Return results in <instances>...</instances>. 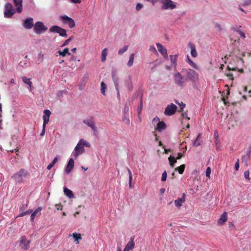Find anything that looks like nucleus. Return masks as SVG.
Masks as SVG:
<instances>
[{
    "instance_id": "obj_45",
    "label": "nucleus",
    "mask_w": 251,
    "mask_h": 251,
    "mask_svg": "<svg viewBox=\"0 0 251 251\" xmlns=\"http://www.w3.org/2000/svg\"><path fill=\"white\" fill-rule=\"evenodd\" d=\"M175 101L179 105L180 108V111H182L183 108L185 107V104L182 102H181V103H178L177 100H175Z\"/></svg>"
},
{
    "instance_id": "obj_9",
    "label": "nucleus",
    "mask_w": 251,
    "mask_h": 251,
    "mask_svg": "<svg viewBox=\"0 0 251 251\" xmlns=\"http://www.w3.org/2000/svg\"><path fill=\"white\" fill-rule=\"evenodd\" d=\"M50 32H55L59 33V34L62 37H67L66 30L57 25H54L50 28Z\"/></svg>"
},
{
    "instance_id": "obj_55",
    "label": "nucleus",
    "mask_w": 251,
    "mask_h": 251,
    "mask_svg": "<svg viewBox=\"0 0 251 251\" xmlns=\"http://www.w3.org/2000/svg\"><path fill=\"white\" fill-rule=\"evenodd\" d=\"M142 107H143V103H142V100H140V108L138 109V114H140L141 112V111H142Z\"/></svg>"
},
{
    "instance_id": "obj_23",
    "label": "nucleus",
    "mask_w": 251,
    "mask_h": 251,
    "mask_svg": "<svg viewBox=\"0 0 251 251\" xmlns=\"http://www.w3.org/2000/svg\"><path fill=\"white\" fill-rule=\"evenodd\" d=\"M57 53L59 55H61L63 57H65L67 54L70 55L71 53L69 52V49L68 48L64 49L63 51H61L59 50L57 51Z\"/></svg>"
},
{
    "instance_id": "obj_20",
    "label": "nucleus",
    "mask_w": 251,
    "mask_h": 251,
    "mask_svg": "<svg viewBox=\"0 0 251 251\" xmlns=\"http://www.w3.org/2000/svg\"><path fill=\"white\" fill-rule=\"evenodd\" d=\"M185 201V194H183L182 197L181 198H178L177 200L175 201V204L176 207L177 208H180L183 202Z\"/></svg>"
},
{
    "instance_id": "obj_42",
    "label": "nucleus",
    "mask_w": 251,
    "mask_h": 251,
    "mask_svg": "<svg viewBox=\"0 0 251 251\" xmlns=\"http://www.w3.org/2000/svg\"><path fill=\"white\" fill-rule=\"evenodd\" d=\"M74 38V36H72L71 37H70L69 39H68L67 40H66L64 43L62 44V45L61 46L62 47H64V46H66L67 45H68L69 43V42Z\"/></svg>"
},
{
    "instance_id": "obj_40",
    "label": "nucleus",
    "mask_w": 251,
    "mask_h": 251,
    "mask_svg": "<svg viewBox=\"0 0 251 251\" xmlns=\"http://www.w3.org/2000/svg\"><path fill=\"white\" fill-rule=\"evenodd\" d=\"M123 121L127 125L129 124L130 120L128 118V115L125 114L124 117L123 119Z\"/></svg>"
},
{
    "instance_id": "obj_29",
    "label": "nucleus",
    "mask_w": 251,
    "mask_h": 251,
    "mask_svg": "<svg viewBox=\"0 0 251 251\" xmlns=\"http://www.w3.org/2000/svg\"><path fill=\"white\" fill-rule=\"evenodd\" d=\"M134 58V54L132 53L130 54L129 56V60L127 62V66L129 67H131L133 65Z\"/></svg>"
},
{
    "instance_id": "obj_52",
    "label": "nucleus",
    "mask_w": 251,
    "mask_h": 251,
    "mask_svg": "<svg viewBox=\"0 0 251 251\" xmlns=\"http://www.w3.org/2000/svg\"><path fill=\"white\" fill-rule=\"evenodd\" d=\"M143 7V5L142 4L140 3H138L136 6V9L137 11L140 10Z\"/></svg>"
},
{
    "instance_id": "obj_49",
    "label": "nucleus",
    "mask_w": 251,
    "mask_h": 251,
    "mask_svg": "<svg viewBox=\"0 0 251 251\" xmlns=\"http://www.w3.org/2000/svg\"><path fill=\"white\" fill-rule=\"evenodd\" d=\"M210 174H211V169L210 167H208L206 170V176L209 178Z\"/></svg>"
},
{
    "instance_id": "obj_37",
    "label": "nucleus",
    "mask_w": 251,
    "mask_h": 251,
    "mask_svg": "<svg viewBox=\"0 0 251 251\" xmlns=\"http://www.w3.org/2000/svg\"><path fill=\"white\" fill-rule=\"evenodd\" d=\"M128 46H124V47L122 49H120L118 51L119 55L123 54L124 52H125L128 50Z\"/></svg>"
},
{
    "instance_id": "obj_22",
    "label": "nucleus",
    "mask_w": 251,
    "mask_h": 251,
    "mask_svg": "<svg viewBox=\"0 0 251 251\" xmlns=\"http://www.w3.org/2000/svg\"><path fill=\"white\" fill-rule=\"evenodd\" d=\"M178 54L171 55H170V58L172 65L176 67V62L177 59Z\"/></svg>"
},
{
    "instance_id": "obj_28",
    "label": "nucleus",
    "mask_w": 251,
    "mask_h": 251,
    "mask_svg": "<svg viewBox=\"0 0 251 251\" xmlns=\"http://www.w3.org/2000/svg\"><path fill=\"white\" fill-rule=\"evenodd\" d=\"M42 209L41 207L37 208L31 214V220L32 221H33L34 219L35 218V217L36 216V215L40 213Z\"/></svg>"
},
{
    "instance_id": "obj_58",
    "label": "nucleus",
    "mask_w": 251,
    "mask_h": 251,
    "mask_svg": "<svg viewBox=\"0 0 251 251\" xmlns=\"http://www.w3.org/2000/svg\"><path fill=\"white\" fill-rule=\"evenodd\" d=\"M251 154V147H250L248 149V150L247 151V153L245 155H248L249 157H250V155Z\"/></svg>"
},
{
    "instance_id": "obj_17",
    "label": "nucleus",
    "mask_w": 251,
    "mask_h": 251,
    "mask_svg": "<svg viewBox=\"0 0 251 251\" xmlns=\"http://www.w3.org/2000/svg\"><path fill=\"white\" fill-rule=\"evenodd\" d=\"M74 167V161L73 158H70L66 166L65 172L69 174Z\"/></svg>"
},
{
    "instance_id": "obj_61",
    "label": "nucleus",
    "mask_w": 251,
    "mask_h": 251,
    "mask_svg": "<svg viewBox=\"0 0 251 251\" xmlns=\"http://www.w3.org/2000/svg\"><path fill=\"white\" fill-rule=\"evenodd\" d=\"M71 2L74 3H80L81 2V0H70Z\"/></svg>"
},
{
    "instance_id": "obj_46",
    "label": "nucleus",
    "mask_w": 251,
    "mask_h": 251,
    "mask_svg": "<svg viewBox=\"0 0 251 251\" xmlns=\"http://www.w3.org/2000/svg\"><path fill=\"white\" fill-rule=\"evenodd\" d=\"M226 75L228 77V78L231 80H233V75L232 73H231L230 72H228L226 73Z\"/></svg>"
},
{
    "instance_id": "obj_15",
    "label": "nucleus",
    "mask_w": 251,
    "mask_h": 251,
    "mask_svg": "<svg viewBox=\"0 0 251 251\" xmlns=\"http://www.w3.org/2000/svg\"><path fill=\"white\" fill-rule=\"evenodd\" d=\"M50 114L51 112L49 110H45L44 111V115L43 116L44 122L43 126H46V125L49 123Z\"/></svg>"
},
{
    "instance_id": "obj_13",
    "label": "nucleus",
    "mask_w": 251,
    "mask_h": 251,
    "mask_svg": "<svg viewBox=\"0 0 251 251\" xmlns=\"http://www.w3.org/2000/svg\"><path fill=\"white\" fill-rule=\"evenodd\" d=\"M85 151V149L80 144L77 143V145L75 148V151L74 152V155L75 158H77L80 154H82Z\"/></svg>"
},
{
    "instance_id": "obj_27",
    "label": "nucleus",
    "mask_w": 251,
    "mask_h": 251,
    "mask_svg": "<svg viewBox=\"0 0 251 251\" xmlns=\"http://www.w3.org/2000/svg\"><path fill=\"white\" fill-rule=\"evenodd\" d=\"M107 55V49L106 48L104 49L101 52V61L104 62L106 60V57Z\"/></svg>"
},
{
    "instance_id": "obj_62",
    "label": "nucleus",
    "mask_w": 251,
    "mask_h": 251,
    "mask_svg": "<svg viewBox=\"0 0 251 251\" xmlns=\"http://www.w3.org/2000/svg\"><path fill=\"white\" fill-rule=\"evenodd\" d=\"M52 167H53L52 165L50 163V164H49L48 165L47 169L48 170H50Z\"/></svg>"
},
{
    "instance_id": "obj_64",
    "label": "nucleus",
    "mask_w": 251,
    "mask_h": 251,
    "mask_svg": "<svg viewBox=\"0 0 251 251\" xmlns=\"http://www.w3.org/2000/svg\"><path fill=\"white\" fill-rule=\"evenodd\" d=\"M57 160H58V158L57 157H55L54 158V159L52 160V162L54 163V164H55L56 163V162L57 161Z\"/></svg>"
},
{
    "instance_id": "obj_57",
    "label": "nucleus",
    "mask_w": 251,
    "mask_h": 251,
    "mask_svg": "<svg viewBox=\"0 0 251 251\" xmlns=\"http://www.w3.org/2000/svg\"><path fill=\"white\" fill-rule=\"evenodd\" d=\"M182 116L183 118H186L187 120H189L190 119L189 117H188L187 114L186 112L183 113L182 114Z\"/></svg>"
},
{
    "instance_id": "obj_63",
    "label": "nucleus",
    "mask_w": 251,
    "mask_h": 251,
    "mask_svg": "<svg viewBox=\"0 0 251 251\" xmlns=\"http://www.w3.org/2000/svg\"><path fill=\"white\" fill-rule=\"evenodd\" d=\"M116 90H117V95L118 96H120V91H119V86H118L117 87H115Z\"/></svg>"
},
{
    "instance_id": "obj_56",
    "label": "nucleus",
    "mask_w": 251,
    "mask_h": 251,
    "mask_svg": "<svg viewBox=\"0 0 251 251\" xmlns=\"http://www.w3.org/2000/svg\"><path fill=\"white\" fill-rule=\"evenodd\" d=\"M45 128H46V126H43V129H42V132H41L40 133V135L41 136H43L45 135Z\"/></svg>"
},
{
    "instance_id": "obj_26",
    "label": "nucleus",
    "mask_w": 251,
    "mask_h": 251,
    "mask_svg": "<svg viewBox=\"0 0 251 251\" xmlns=\"http://www.w3.org/2000/svg\"><path fill=\"white\" fill-rule=\"evenodd\" d=\"M22 80L25 83L27 84L29 86L30 89L31 90L32 87V83L30 81V79L27 78L25 76H23L22 77Z\"/></svg>"
},
{
    "instance_id": "obj_60",
    "label": "nucleus",
    "mask_w": 251,
    "mask_h": 251,
    "mask_svg": "<svg viewBox=\"0 0 251 251\" xmlns=\"http://www.w3.org/2000/svg\"><path fill=\"white\" fill-rule=\"evenodd\" d=\"M182 156V153L181 152H179V153H178L177 156L176 157V159H178V160L180 159H181Z\"/></svg>"
},
{
    "instance_id": "obj_41",
    "label": "nucleus",
    "mask_w": 251,
    "mask_h": 251,
    "mask_svg": "<svg viewBox=\"0 0 251 251\" xmlns=\"http://www.w3.org/2000/svg\"><path fill=\"white\" fill-rule=\"evenodd\" d=\"M75 239V241H76L79 239H81V234L79 233H74L72 235Z\"/></svg>"
},
{
    "instance_id": "obj_14",
    "label": "nucleus",
    "mask_w": 251,
    "mask_h": 251,
    "mask_svg": "<svg viewBox=\"0 0 251 251\" xmlns=\"http://www.w3.org/2000/svg\"><path fill=\"white\" fill-rule=\"evenodd\" d=\"M156 46L158 51L163 55L164 58L167 59L168 58V54L166 49L159 43L156 44Z\"/></svg>"
},
{
    "instance_id": "obj_33",
    "label": "nucleus",
    "mask_w": 251,
    "mask_h": 251,
    "mask_svg": "<svg viewBox=\"0 0 251 251\" xmlns=\"http://www.w3.org/2000/svg\"><path fill=\"white\" fill-rule=\"evenodd\" d=\"M126 247L129 250L134 248V242L133 241V240L131 239V240L127 244Z\"/></svg>"
},
{
    "instance_id": "obj_21",
    "label": "nucleus",
    "mask_w": 251,
    "mask_h": 251,
    "mask_svg": "<svg viewBox=\"0 0 251 251\" xmlns=\"http://www.w3.org/2000/svg\"><path fill=\"white\" fill-rule=\"evenodd\" d=\"M189 47L191 49V54L192 57H196L198 56V53L196 49L195 45L192 43H189Z\"/></svg>"
},
{
    "instance_id": "obj_11",
    "label": "nucleus",
    "mask_w": 251,
    "mask_h": 251,
    "mask_svg": "<svg viewBox=\"0 0 251 251\" xmlns=\"http://www.w3.org/2000/svg\"><path fill=\"white\" fill-rule=\"evenodd\" d=\"M176 110L177 106L175 104L171 103L166 107L164 114L167 116H171L176 113Z\"/></svg>"
},
{
    "instance_id": "obj_1",
    "label": "nucleus",
    "mask_w": 251,
    "mask_h": 251,
    "mask_svg": "<svg viewBox=\"0 0 251 251\" xmlns=\"http://www.w3.org/2000/svg\"><path fill=\"white\" fill-rule=\"evenodd\" d=\"M59 19L63 24L67 25L70 28H74L75 26L74 20L67 15L60 16Z\"/></svg>"
},
{
    "instance_id": "obj_2",
    "label": "nucleus",
    "mask_w": 251,
    "mask_h": 251,
    "mask_svg": "<svg viewBox=\"0 0 251 251\" xmlns=\"http://www.w3.org/2000/svg\"><path fill=\"white\" fill-rule=\"evenodd\" d=\"M152 123L153 125H155L156 124H157L155 129L159 132H162L167 127L166 124L165 123V122L163 121H160V119L158 117L154 118L153 119Z\"/></svg>"
},
{
    "instance_id": "obj_30",
    "label": "nucleus",
    "mask_w": 251,
    "mask_h": 251,
    "mask_svg": "<svg viewBox=\"0 0 251 251\" xmlns=\"http://www.w3.org/2000/svg\"><path fill=\"white\" fill-rule=\"evenodd\" d=\"M185 164L181 165L179 167H177L175 169L176 171H178L179 174H182L185 169Z\"/></svg>"
},
{
    "instance_id": "obj_34",
    "label": "nucleus",
    "mask_w": 251,
    "mask_h": 251,
    "mask_svg": "<svg viewBox=\"0 0 251 251\" xmlns=\"http://www.w3.org/2000/svg\"><path fill=\"white\" fill-rule=\"evenodd\" d=\"M100 85H101L100 86H101V89H100L101 93L103 95H105V90L107 88L106 85L103 81H102L101 82Z\"/></svg>"
},
{
    "instance_id": "obj_24",
    "label": "nucleus",
    "mask_w": 251,
    "mask_h": 251,
    "mask_svg": "<svg viewBox=\"0 0 251 251\" xmlns=\"http://www.w3.org/2000/svg\"><path fill=\"white\" fill-rule=\"evenodd\" d=\"M64 193L65 195H66L68 198H74V194L73 192L71 190L68 189L67 187H65L64 188Z\"/></svg>"
},
{
    "instance_id": "obj_36",
    "label": "nucleus",
    "mask_w": 251,
    "mask_h": 251,
    "mask_svg": "<svg viewBox=\"0 0 251 251\" xmlns=\"http://www.w3.org/2000/svg\"><path fill=\"white\" fill-rule=\"evenodd\" d=\"M201 134L200 133L199 134L197 138L194 141L193 145L194 146L198 147L201 145V142L199 141V138H201Z\"/></svg>"
},
{
    "instance_id": "obj_12",
    "label": "nucleus",
    "mask_w": 251,
    "mask_h": 251,
    "mask_svg": "<svg viewBox=\"0 0 251 251\" xmlns=\"http://www.w3.org/2000/svg\"><path fill=\"white\" fill-rule=\"evenodd\" d=\"M83 123L90 127L94 132L96 131L97 127L95 126L93 117H91L89 119L84 120Z\"/></svg>"
},
{
    "instance_id": "obj_10",
    "label": "nucleus",
    "mask_w": 251,
    "mask_h": 251,
    "mask_svg": "<svg viewBox=\"0 0 251 251\" xmlns=\"http://www.w3.org/2000/svg\"><path fill=\"white\" fill-rule=\"evenodd\" d=\"M175 83L179 86H183L186 82L185 79L179 73H177L174 75Z\"/></svg>"
},
{
    "instance_id": "obj_48",
    "label": "nucleus",
    "mask_w": 251,
    "mask_h": 251,
    "mask_svg": "<svg viewBox=\"0 0 251 251\" xmlns=\"http://www.w3.org/2000/svg\"><path fill=\"white\" fill-rule=\"evenodd\" d=\"M128 174H129V180L131 182L132 180V175L131 171L129 168L127 169Z\"/></svg>"
},
{
    "instance_id": "obj_19",
    "label": "nucleus",
    "mask_w": 251,
    "mask_h": 251,
    "mask_svg": "<svg viewBox=\"0 0 251 251\" xmlns=\"http://www.w3.org/2000/svg\"><path fill=\"white\" fill-rule=\"evenodd\" d=\"M15 6L16 7L17 11L18 13H21L22 11L23 5L22 0H13Z\"/></svg>"
},
{
    "instance_id": "obj_4",
    "label": "nucleus",
    "mask_w": 251,
    "mask_h": 251,
    "mask_svg": "<svg viewBox=\"0 0 251 251\" xmlns=\"http://www.w3.org/2000/svg\"><path fill=\"white\" fill-rule=\"evenodd\" d=\"M14 9L13 8V5L10 3H7L5 5L4 15L6 18H10L15 14Z\"/></svg>"
},
{
    "instance_id": "obj_51",
    "label": "nucleus",
    "mask_w": 251,
    "mask_h": 251,
    "mask_svg": "<svg viewBox=\"0 0 251 251\" xmlns=\"http://www.w3.org/2000/svg\"><path fill=\"white\" fill-rule=\"evenodd\" d=\"M250 4H251V0H245L243 2L244 6H248Z\"/></svg>"
},
{
    "instance_id": "obj_43",
    "label": "nucleus",
    "mask_w": 251,
    "mask_h": 251,
    "mask_svg": "<svg viewBox=\"0 0 251 251\" xmlns=\"http://www.w3.org/2000/svg\"><path fill=\"white\" fill-rule=\"evenodd\" d=\"M238 27V26H236V27H234L233 29L234 30L237 31L240 34L241 36H242L243 38H245L246 37L245 33L243 32H242V31L237 29V28Z\"/></svg>"
},
{
    "instance_id": "obj_25",
    "label": "nucleus",
    "mask_w": 251,
    "mask_h": 251,
    "mask_svg": "<svg viewBox=\"0 0 251 251\" xmlns=\"http://www.w3.org/2000/svg\"><path fill=\"white\" fill-rule=\"evenodd\" d=\"M112 79L114 81L115 87L119 86V78L117 76L115 73L113 72L112 75Z\"/></svg>"
},
{
    "instance_id": "obj_5",
    "label": "nucleus",
    "mask_w": 251,
    "mask_h": 251,
    "mask_svg": "<svg viewBox=\"0 0 251 251\" xmlns=\"http://www.w3.org/2000/svg\"><path fill=\"white\" fill-rule=\"evenodd\" d=\"M26 175L27 174L25 171L22 169L18 172L15 174L13 177L17 182L21 183L23 182L24 178L26 176Z\"/></svg>"
},
{
    "instance_id": "obj_3",
    "label": "nucleus",
    "mask_w": 251,
    "mask_h": 251,
    "mask_svg": "<svg viewBox=\"0 0 251 251\" xmlns=\"http://www.w3.org/2000/svg\"><path fill=\"white\" fill-rule=\"evenodd\" d=\"M162 5L161 8L164 10L174 9L176 7V5L172 0H159Z\"/></svg>"
},
{
    "instance_id": "obj_47",
    "label": "nucleus",
    "mask_w": 251,
    "mask_h": 251,
    "mask_svg": "<svg viewBox=\"0 0 251 251\" xmlns=\"http://www.w3.org/2000/svg\"><path fill=\"white\" fill-rule=\"evenodd\" d=\"M244 176H245V177L248 179V180H250V172L248 170V171H246L245 172H244Z\"/></svg>"
},
{
    "instance_id": "obj_31",
    "label": "nucleus",
    "mask_w": 251,
    "mask_h": 251,
    "mask_svg": "<svg viewBox=\"0 0 251 251\" xmlns=\"http://www.w3.org/2000/svg\"><path fill=\"white\" fill-rule=\"evenodd\" d=\"M78 144H80V145H82V147H90V144L88 143L86 141L84 140V139H80L78 143Z\"/></svg>"
},
{
    "instance_id": "obj_18",
    "label": "nucleus",
    "mask_w": 251,
    "mask_h": 251,
    "mask_svg": "<svg viewBox=\"0 0 251 251\" xmlns=\"http://www.w3.org/2000/svg\"><path fill=\"white\" fill-rule=\"evenodd\" d=\"M227 220V214L226 212H224L220 216L217 223L219 225H223Z\"/></svg>"
},
{
    "instance_id": "obj_8",
    "label": "nucleus",
    "mask_w": 251,
    "mask_h": 251,
    "mask_svg": "<svg viewBox=\"0 0 251 251\" xmlns=\"http://www.w3.org/2000/svg\"><path fill=\"white\" fill-rule=\"evenodd\" d=\"M30 241L27 239L25 236H23L21 237L19 247L24 250H27L30 247Z\"/></svg>"
},
{
    "instance_id": "obj_53",
    "label": "nucleus",
    "mask_w": 251,
    "mask_h": 251,
    "mask_svg": "<svg viewBox=\"0 0 251 251\" xmlns=\"http://www.w3.org/2000/svg\"><path fill=\"white\" fill-rule=\"evenodd\" d=\"M239 168V159H237V162L235 163V169L236 171H238Z\"/></svg>"
},
{
    "instance_id": "obj_38",
    "label": "nucleus",
    "mask_w": 251,
    "mask_h": 251,
    "mask_svg": "<svg viewBox=\"0 0 251 251\" xmlns=\"http://www.w3.org/2000/svg\"><path fill=\"white\" fill-rule=\"evenodd\" d=\"M250 157L248 155H245L242 158V162L244 163L247 166L248 162L250 159Z\"/></svg>"
},
{
    "instance_id": "obj_50",
    "label": "nucleus",
    "mask_w": 251,
    "mask_h": 251,
    "mask_svg": "<svg viewBox=\"0 0 251 251\" xmlns=\"http://www.w3.org/2000/svg\"><path fill=\"white\" fill-rule=\"evenodd\" d=\"M227 69L228 71H235L237 69V67H233V66H231V64H230L229 65L227 66Z\"/></svg>"
},
{
    "instance_id": "obj_44",
    "label": "nucleus",
    "mask_w": 251,
    "mask_h": 251,
    "mask_svg": "<svg viewBox=\"0 0 251 251\" xmlns=\"http://www.w3.org/2000/svg\"><path fill=\"white\" fill-rule=\"evenodd\" d=\"M167 174L166 171H164L162 174L161 181H165L167 179Z\"/></svg>"
},
{
    "instance_id": "obj_32",
    "label": "nucleus",
    "mask_w": 251,
    "mask_h": 251,
    "mask_svg": "<svg viewBox=\"0 0 251 251\" xmlns=\"http://www.w3.org/2000/svg\"><path fill=\"white\" fill-rule=\"evenodd\" d=\"M187 62L189 63L190 65H191L193 68L195 69H198L197 65L189 58V56H187Z\"/></svg>"
},
{
    "instance_id": "obj_54",
    "label": "nucleus",
    "mask_w": 251,
    "mask_h": 251,
    "mask_svg": "<svg viewBox=\"0 0 251 251\" xmlns=\"http://www.w3.org/2000/svg\"><path fill=\"white\" fill-rule=\"evenodd\" d=\"M226 98H226V97L224 96V97H222V100H223V102L224 103V104H225V105H227V104H229V102H228L227 101H226Z\"/></svg>"
},
{
    "instance_id": "obj_35",
    "label": "nucleus",
    "mask_w": 251,
    "mask_h": 251,
    "mask_svg": "<svg viewBox=\"0 0 251 251\" xmlns=\"http://www.w3.org/2000/svg\"><path fill=\"white\" fill-rule=\"evenodd\" d=\"M168 159H169V161L170 165L172 167H173L175 163H176V158H175L174 157H173L172 156H170Z\"/></svg>"
},
{
    "instance_id": "obj_39",
    "label": "nucleus",
    "mask_w": 251,
    "mask_h": 251,
    "mask_svg": "<svg viewBox=\"0 0 251 251\" xmlns=\"http://www.w3.org/2000/svg\"><path fill=\"white\" fill-rule=\"evenodd\" d=\"M130 105V104L129 103H126L125 104V107H124V114H125L128 115Z\"/></svg>"
},
{
    "instance_id": "obj_59",
    "label": "nucleus",
    "mask_w": 251,
    "mask_h": 251,
    "mask_svg": "<svg viewBox=\"0 0 251 251\" xmlns=\"http://www.w3.org/2000/svg\"><path fill=\"white\" fill-rule=\"evenodd\" d=\"M29 212L28 211H25V212H23L22 213H21L20 214L19 217H23V216L25 215L26 214H29Z\"/></svg>"
},
{
    "instance_id": "obj_6",
    "label": "nucleus",
    "mask_w": 251,
    "mask_h": 251,
    "mask_svg": "<svg viewBox=\"0 0 251 251\" xmlns=\"http://www.w3.org/2000/svg\"><path fill=\"white\" fill-rule=\"evenodd\" d=\"M198 74L192 69L186 70V77L192 82H195L198 79Z\"/></svg>"
},
{
    "instance_id": "obj_16",
    "label": "nucleus",
    "mask_w": 251,
    "mask_h": 251,
    "mask_svg": "<svg viewBox=\"0 0 251 251\" xmlns=\"http://www.w3.org/2000/svg\"><path fill=\"white\" fill-rule=\"evenodd\" d=\"M33 19L29 18L25 20L23 26L26 29H31L33 26Z\"/></svg>"
},
{
    "instance_id": "obj_7",
    "label": "nucleus",
    "mask_w": 251,
    "mask_h": 251,
    "mask_svg": "<svg viewBox=\"0 0 251 251\" xmlns=\"http://www.w3.org/2000/svg\"><path fill=\"white\" fill-rule=\"evenodd\" d=\"M47 29L48 28L43 24L42 22H37L34 25V31L36 33L40 34L42 32L46 31Z\"/></svg>"
}]
</instances>
